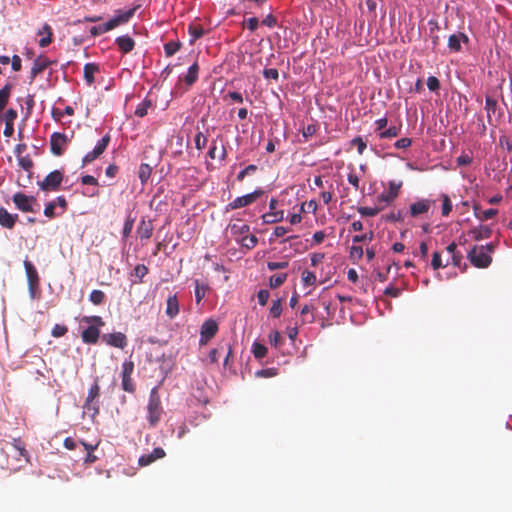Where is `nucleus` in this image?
I'll use <instances>...</instances> for the list:
<instances>
[{
  "label": "nucleus",
  "instance_id": "obj_19",
  "mask_svg": "<svg viewBox=\"0 0 512 512\" xmlns=\"http://www.w3.org/2000/svg\"><path fill=\"white\" fill-rule=\"evenodd\" d=\"M115 43L118 49L125 54L131 52L135 47V41L128 35L117 37Z\"/></svg>",
  "mask_w": 512,
  "mask_h": 512
},
{
  "label": "nucleus",
  "instance_id": "obj_53",
  "mask_svg": "<svg viewBox=\"0 0 512 512\" xmlns=\"http://www.w3.org/2000/svg\"><path fill=\"white\" fill-rule=\"evenodd\" d=\"M17 116V111L13 108H10L4 114L2 113L0 117L4 120L5 123L14 124V121L17 118Z\"/></svg>",
  "mask_w": 512,
  "mask_h": 512
},
{
  "label": "nucleus",
  "instance_id": "obj_7",
  "mask_svg": "<svg viewBox=\"0 0 512 512\" xmlns=\"http://www.w3.org/2000/svg\"><path fill=\"white\" fill-rule=\"evenodd\" d=\"M63 178V172L60 170H54L39 182L38 185L43 191H57L61 186Z\"/></svg>",
  "mask_w": 512,
  "mask_h": 512
},
{
  "label": "nucleus",
  "instance_id": "obj_30",
  "mask_svg": "<svg viewBox=\"0 0 512 512\" xmlns=\"http://www.w3.org/2000/svg\"><path fill=\"white\" fill-rule=\"evenodd\" d=\"M99 71L98 65L94 63H87L84 66L83 74L84 79L86 80L88 85L93 84L94 82V74Z\"/></svg>",
  "mask_w": 512,
  "mask_h": 512
},
{
  "label": "nucleus",
  "instance_id": "obj_23",
  "mask_svg": "<svg viewBox=\"0 0 512 512\" xmlns=\"http://www.w3.org/2000/svg\"><path fill=\"white\" fill-rule=\"evenodd\" d=\"M24 268L27 276L28 284H39V275L35 266L29 261H24Z\"/></svg>",
  "mask_w": 512,
  "mask_h": 512
},
{
  "label": "nucleus",
  "instance_id": "obj_51",
  "mask_svg": "<svg viewBox=\"0 0 512 512\" xmlns=\"http://www.w3.org/2000/svg\"><path fill=\"white\" fill-rule=\"evenodd\" d=\"M81 321L98 328L104 325V321L100 316H84Z\"/></svg>",
  "mask_w": 512,
  "mask_h": 512
},
{
  "label": "nucleus",
  "instance_id": "obj_50",
  "mask_svg": "<svg viewBox=\"0 0 512 512\" xmlns=\"http://www.w3.org/2000/svg\"><path fill=\"white\" fill-rule=\"evenodd\" d=\"M18 164L27 172H31V169L33 167V161L28 155L19 157Z\"/></svg>",
  "mask_w": 512,
  "mask_h": 512
},
{
  "label": "nucleus",
  "instance_id": "obj_13",
  "mask_svg": "<svg viewBox=\"0 0 512 512\" xmlns=\"http://www.w3.org/2000/svg\"><path fill=\"white\" fill-rule=\"evenodd\" d=\"M434 204V200L420 199L409 206V214L411 217H418L420 215L428 213L431 206Z\"/></svg>",
  "mask_w": 512,
  "mask_h": 512
},
{
  "label": "nucleus",
  "instance_id": "obj_62",
  "mask_svg": "<svg viewBox=\"0 0 512 512\" xmlns=\"http://www.w3.org/2000/svg\"><path fill=\"white\" fill-rule=\"evenodd\" d=\"M427 86L430 91H438L440 89V81L435 76H430L427 79Z\"/></svg>",
  "mask_w": 512,
  "mask_h": 512
},
{
  "label": "nucleus",
  "instance_id": "obj_18",
  "mask_svg": "<svg viewBox=\"0 0 512 512\" xmlns=\"http://www.w3.org/2000/svg\"><path fill=\"white\" fill-rule=\"evenodd\" d=\"M228 229L236 242H238L239 239L243 238L250 232V227L247 224H229Z\"/></svg>",
  "mask_w": 512,
  "mask_h": 512
},
{
  "label": "nucleus",
  "instance_id": "obj_28",
  "mask_svg": "<svg viewBox=\"0 0 512 512\" xmlns=\"http://www.w3.org/2000/svg\"><path fill=\"white\" fill-rule=\"evenodd\" d=\"M137 232L141 239H149L152 236L153 225L150 221L146 222L144 219L141 220Z\"/></svg>",
  "mask_w": 512,
  "mask_h": 512
},
{
  "label": "nucleus",
  "instance_id": "obj_33",
  "mask_svg": "<svg viewBox=\"0 0 512 512\" xmlns=\"http://www.w3.org/2000/svg\"><path fill=\"white\" fill-rule=\"evenodd\" d=\"M152 173V167L147 163H142L139 166L138 177L142 184L147 183Z\"/></svg>",
  "mask_w": 512,
  "mask_h": 512
},
{
  "label": "nucleus",
  "instance_id": "obj_27",
  "mask_svg": "<svg viewBox=\"0 0 512 512\" xmlns=\"http://www.w3.org/2000/svg\"><path fill=\"white\" fill-rule=\"evenodd\" d=\"M12 88H13L12 84L7 83L3 86L2 89H0V116L2 115L4 108L8 104Z\"/></svg>",
  "mask_w": 512,
  "mask_h": 512
},
{
  "label": "nucleus",
  "instance_id": "obj_15",
  "mask_svg": "<svg viewBox=\"0 0 512 512\" xmlns=\"http://www.w3.org/2000/svg\"><path fill=\"white\" fill-rule=\"evenodd\" d=\"M53 61L49 60L46 57L39 56L37 57L31 68V79H34L38 74L42 73L45 69H47L50 65H52Z\"/></svg>",
  "mask_w": 512,
  "mask_h": 512
},
{
  "label": "nucleus",
  "instance_id": "obj_8",
  "mask_svg": "<svg viewBox=\"0 0 512 512\" xmlns=\"http://www.w3.org/2000/svg\"><path fill=\"white\" fill-rule=\"evenodd\" d=\"M134 371V363L132 361H124L121 366V378H122V389L125 392L133 393L135 391V385L131 378Z\"/></svg>",
  "mask_w": 512,
  "mask_h": 512
},
{
  "label": "nucleus",
  "instance_id": "obj_47",
  "mask_svg": "<svg viewBox=\"0 0 512 512\" xmlns=\"http://www.w3.org/2000/svg\"><path fill=\"white\" fill-rule=\"evenodd\" d=\"M204 29L200 25H191L189 27V33L192 36V39L190 40L191 43H193L195 40L199 39L204 34Z\"/></svg>",
  "mask_w": 512,
  "mask_h": 512
},
{
  "label": "nucleus",
  "instance_id": "obj_9",
  "mask_svg": "<svg viewBox=\"0 0 512 512\" xmlns=\"http://www.w3.org/2000/svg\"><path fill=\"white\" fill-rule=\"evenodd\" d=\"M401 186H402L401 181L400 182L390 181L388 189L383 191L381 194H379L377 196V202L384 204V205H387V204L393 202L397 198Z\"/></svg>",
  "mask_w": 512,
  "mask_h": 512
},
{
  "label": "nucleus",
  "instance_id": "obj_26",
  "mask_svg": "<svg viewBox=\"0 0 512 512\" xmlns=\"http://www.w3.org/2000/svg\"><path fill=\"white\" fill-rule=\"evenodd\" d=\"M38 35L43 36L39 40L40 47H47L52 41V29L48 24H44L41 29L38 30Z\"/></svg>",
  "mask_w": 512,
  "mask_h": 512
},
{
  "label": "nucleus",
  "instance_id": "obj_61",
  "mask_svg": "<svg viewBox=\"0 0 512 512\" xmlns=\"http://www.w3.org/2000/svg\"><path fill=\"white\" fill-rule=\"evenodd\" d=\"M351 143L352 145L357 147V151L360 155L363 154L364 150L367 147L366 142L361 137H355L354 139H352Z\"/></svg>",
  "mask_w": 512,
  "mask_h": 512
},
{
  "label": "nucleus",
  "instance_id": "obj_2",
  "mask_svg": "<svg viewBox=\"0 0 512 512\" xmlns=\"http://www.w3.org/2000/svg\"><path fill=\"white\" fill-rule=\"evenodd\" d=\"M135 13V8L128 9L125 11L118 10L116 14L106 23L93 26L90 28V34L92 36H99L104 34L122 24L127 23Z\"/></svg>",
  "mask_w": 512,
  "mask_h": 512
},
{
  "label": "nucleus",
  "instance_id": "obj_36",
  "mask_svg": "<svg viewBox=\"0 0 512 512\" xmlns=\"http://www.w3.org/2000/svg\"><path fill=\"white\" fill-rule=\"evenodd\" d=\"M152 106V101L148 98H145L141 103L138 104L135 110V115L137 117H144L147 115L148 109Z\"/></svg>",
  "mask_w": 512,
  "mask_h": 512
},
{
  "label": "nucleus",
  "instance_id": "obj_10",
  "mask_svg": "<svg viewBox=\"0 0 512 512\" xmlns=\"http://www.w3.org/2000/svg\"><path fill=\"white\" fill-rule=\"evenodd\" d=\"M218 324L213 319L204 321L200 330V345H206L217 333Z\"/></svg>",
  "mask_w": 512,
  "mask_h": 512
},
{
  "label": "nucleus",
  "instance_id": "obj_59",
  "mask_svg": "<svg viewBox=\"0 0 512 512\" xmlns=\"http://www.w3.org/2000/svg\"><path fill=\"white\" fill-rule=\"evenodd\" d=\"M431 266L434 270H438L442 267H446L445 264L442 263L441 254L439 252L433 253Z\"/></svg>",
  "mask_w": 512,
  "mask_h": 512
},
{
  "label": "nucleus",
  "instance_id": "obj_20",
  "mask_svg": "<svg viewBox=\"0 0 512 512\" xmlns=\"http://www.w3.org/2000/svg\"><path fill=\"white\" fill-rule=\"evenodd\" d=\"M18 219L17 214L9 213L5 208H0V225L12 229Z\"/></svg>",
  "mask_w": 512,
  "mask_h": 512
},
{
  "label": "nucleus",
  "instance_id": "obj_54",
  "mask_svg": "<svg viewBox=\"0 0 512 512\" xmlns=\"http://www.w3.org/2000/svg\"><path fill=\"white\" fill-rule=\"evenodd\" d=\"M148 273V268L144 264H138L135 266L133 275L138 278V282H141L143 277Z\"/></svg>",
  "mask_w": 512,
  "mask_h": 512
},
{
  "label": "nucleus",
  "instance_id": "obj_38",
  "mask_svg": "<svg viewBox=\"0 0 512 512\" xmlns=\"http://www.w3.org/2000/svg\"><path fill=\"white\" fill-rule=\"evenodd\" d=\"M475 216L481 221L492 219L494 216L497 215L498 210L497 209H487L484 211H478V208H474Z\"/></svg>",
  "mask_w": 512,
  "mask_h": 512
},
{
  "label": "nucleus",
  "instance_id": "obj_21",
  "mask_svg": "<svg viewBox=\"0 0 512 512\" xmlns=\"http://www.w3.org/2000/svg\"><path fill=\"white\" fill-rule=\"evenodd\" d=\"M166 315L173 319L179 313V302L176 294L170 295L166 301Z\"/></svg>",
  "mask_w": 512,
  "mask_h": 512
},
{
  "label": "nucleus",
  "instance_id": "obj_11",
  "mask_svg": "<svg viewBox=\"0 0 512 512\" xmlns=\"http://www.w3.org/2000/svg\"><path fill=\"white\" fill-rule=\"evenodd\" d=\"M68 144V137L64 133L54 132L50 137L51 152L56 156H61Z\"/></svg>",
  "mask_w": 512,
  "mask_h": 512
},
{
  "label": "nucleus",
  "instance_id": "obj_42",
  "mask_svg": "<svg viewBox=\"0 0 512 512\" xmlns=\"http://www.w3.org/2000/svg\"><path fill=\"white\" fill-rule=\"evenodd\" d=\"M89 300L94 305H101L105 300V293L101 290L95 289L90 293Z\"/></svg>",
  "mask_w": 512,
  "mask_h": 512
},
{
  "label": "nucleus",
  "instance_id": "obj_58",
  "mask_svg": "<svg viewBox=\"0 0 512 512\" xmlns=\"http://www.w3.org/2000/svg\"><path fill=\"white\" fill-rule=\"evenodd\" d=\"M133 225H134V218L128 217L124 223L123 230H122L123 238H127L131 234Z\"/></svg>",
  "mask_w": 512,
  "mask_h": 512
},
{
  "label": "nucleus",
  "instance_id": "obj_40",
  "mask_svg": "<svg viewBox=\"0 0 512 512\" xmlns=\"http://www.w3.org/2000/svg\"><path fill=\"white\" fill-rule=\"evenodd\" d=\"M287 279L286 273L276 274L270 277L269 286L274 289L281 286Z\"/></svg>",
  "mask_w": 512,
  "mask_h": 512
},
{
  "label": "nucleus",
  "instance_id": "obj_39",
  "mask_svg": "<svg viewBox=\"0 0 512 512\" xmlns=\"http://www.w3.org/2000/svg\"><path fill=\"white\" fill-rule=\"evenodd\" d=\"M267 347L259 342H254L252 345V353L256 359H262L267 354Z\"/></svg>",
  "mask_w": 512,
  "mask_h": 512
},
{
  "label": "nucleus",
  "instance_id": "obj_43",
  "mask_svg": "<svg viewBox=\"0 0 512 512\" xmlns=\"http://www.w3.org/2000/svg\"><path fill=\"white\" fill-rule=\"evenodd\" d=\"M301 278L304 286H313L317 280L315 273L308 270L302 272Z\"/></svg>",
  "mask_w": 512,
  "mask_h": 512
},
{
  "label": "nucleus",
  "instance_id": "obj_57",
  "mask_svg": "<svg viewBox=\"0 0 512 512\" xmlns=\"http://www.w3.org/2000/svg\"><path fill=\"white\" fill-rule=\"evenodd\" d=\"M194 142L196 149L202 150L207 144V137L202 132H198L195 135Z\"/></svg>",
  "mask_w": 512,
  "mask_h": 512
},
{
  "label": "nucleus",
  "instance_id": "obj_64",
  "mask_svg": "<svg viewBox=\"0 0 512 512\" xmlns=\"http://www.w3.org/2000/svg\"><path fill=\"white\" fill-rule=\"evenodd\" d=\"M363 248L361 246L353 245L350 248V257L359 260L363 257Z\"/></svg>",
  "mask_w": 512,
  "mask_h": 512
},
{
  "label": "nucleus",
  "instance_id": "obj_46",
  "mask_svg": "<svg viewBox=\"0 0 512 512\" xmlns=\"http://www.w3.org/2000/svg\"><path fill=\"white\" fill-rule=\"evenodd\" d=\"M382 208L379 207H358L357 211L362 215L366 217H373L376 216Z\"/></svg>",
  "mask_w": 512,
  "mask_h": 512
},
{
  "label": "nucleus",
  "instance_id": "obj_3",
  "mask_svg": "<svg viewBox=\"0 0 512 512\" xmlns=\"http://www.w3.org/2000/svg\"><path fill=\"white\" fill-rule=\"evenodd\" d=\"M163 414V408L161 406L160 395L157 387H153L149 394V400L147 404V420L151 427H155Z\"/></svg>",
  "mask_w": 512,
  "mask_h": 512
},
{
  "label": "nucleus",
  "instance_id": "obj_12",
  "mask_svg": "<svg viewBox=\"0 0 512 512\" xmlns=\"http://www.w3.org/2000/svg\"><path fill=\"white\" fill-rule=\"evenodd\" d=\"M102 341L111 347L124 349L127 346V337L122 332H114L102 335Z\"/></svg>",
  "mask_w": 512,
  "mask_h": 512
},
{
  "label": "nucleus",
  "instance_id": "obj_37",
  "mask_svg": "<svg viewBox=\"0 0 512 512\" xmlns=\"http://www.w3.org/2000/svg\"><path fill=\"white\" fill-rule=\"evenodd\" d=\"M497 109V101L490 96L485 99V110L487 112L488 122L491 123V116L495 114Z\"/></svg>",
  "mask_w": 512,
  "mask_h": 512
},
{
  "label": "nucleus",
  "instance_id": "obj_22",
  "mask_svg": "<svg viewBox=\"0 0 512 512\" xmlns=\"http://www.w3.org/2000/svg\"><path fill=\"white\" fill-rule=\"evenodd\" d=\"M198 73L199 66L195 62L188 68L187 73L183 77H180V79L183 80L188 86H192L198 79Z\"/></svg>",
  "mask_w": 512,
  "mask_h": 512
},
{
  "label": "nucleus",
  "instance_id": "obj_17",
  "mask_svg": "<svg viewBox=\"0 0 512 512\" xmlns=\"http://www.w3.org/2000/svg\"><path fill=\"white\" fill-rule=\"evenodd\" d=\"M469 38L464 33H456L450 35L448 39V47L453 52H458L461 50V43H467Z\"/></svg>",
  "mask_w": 512,
  "mask_h": 512
},
{
  "label": "nucleus",
  "instance_id": "obj_6",
  "mask_svg": "<svg viewBox=\"0 0 512 512\" xmlns=\"http://www.w3.org/2000/svg\"><path fill=\"white\" fill-rule=\"evenodd\" d=\"M263 194L264 191L261 188H258L251 193L239 196L226 206V211L236 210L242 207L249 206L253 204Z\"/></svg>",
  "mask_w": 512,
  "mask_h": 512
},
{
  "label": "nucleus",
  "instance_id": "obj_5",
  "mask_svg": "<svg viewBox=\"0 0 512 512\" xmlns=\"http://www.w3.org/2000/svg\"><path fill=\"white\" fill-rule=\"evenodd\" d=\"M468 259L478 268H487L492 262V257L485 251V247L479 246H474L469 251Z\"/></svg>",
  "mask_w": 512,
  "mask_h": 512
},
{
  "label": "nucleus",
  "instance_id": "obj_25",
  "mask_svg": "<svg viewBox=\"0 0 512 512\" xmlns=\"http://www.w3.org/2000/svg\"><path fill=\"white\" fill-rule=\"evenodd\" d=\"M470 234H472L476 241H480L489 238L492 234V229L489 226L480 225L479 227L473 228Z\"/></svg>",
  "mask_w": 512,
  "mask_h": 512
},
{
  "label": "nucleus",
  "instance_id": "obj_60",
  "mask_svg": "<svg viewBox=\"0 0 512 512\" xmlns=\"http://www.w3.org/2000/svg\"><path fill=\"white\" fill-rule=\"evenodd\" d=\"M374 238V233L370 231L369 233H365L362 235H355L352 239L353 243H360V242H366V241H372Z\"/></svg>",
  "mask_w": 512,
  "mask_h": 512
},
{
  "label": "nucleus",
  "instance_id": "obj_29",
  "mask_svg": "<svg viewBox=\"0 0 512 512\" xmlns=\"http://www.w3.org/2000/svg\"><path fill=\"white\" fill-rule=\"evenodd\" d=\"M284 219V211H272L262 215L263 223L265 224H274L282 221Z\"/></svg>",
  "mask_w": 512,
  "mask_h": 512
},
{
  "label": "nucleus",
  "instance_id": "obj_32",
  "mask_svg": "<svg viewBox=\"0 0 512 512\" xmlns=\"http://www.w3.org/2000/svg\"><path fill=\"white\" fill-rule=\"evenodd\" d=\"M209 287L207 284L195 280V300L196 303H200L201 300L206 296Z\"/></svg>",
  "mask_w": 512,
  "mask_h": 512
},
{
  "label": "nucleus",
  "instance_id": "obj_55",
  "mask_svg": "<svg viewBox=\"0 0 512 512\" xmlns=\"http://www.w3.org/2000/svg\"><path fill=\"white\" fill-rule=\"evenodd\" d=\"M461 262H462V255L457 251L448 257V259L446 260L445 266L452 264L455 267H459L461 265Z\"/></svg>",
  "mask_w": 512,
  "mask_h": 512
},
{
  "label": "nucleus",
  "instance_id": "obj_45",
  "mask_svg": "<svg viewBox=\"0 0 512 512\" xmlns=\"http://www.w3.org/2000/svg\"><path fill=\"white\" fill-rule=\"evenodd\" d=\"M442 216H448L452 211V202L447 194H441Z\"/></svg>",
  "mask_w": 512,
  "mask_h": 512
},
{
  "label": "nucleus",
  "instance_id": "obj_14",
  "mask_svg": "<svg viewBox=\"0 0 512 512\" xmlns=\"http://www.w3.org/2000/svg\"><path fill=\"white\" fill-rule=\"evenodd\" d=\"M164 456H165V451L162 448L157 447V448H154L152 452L140 456L138 463L140 466H148L151 463H153L154 461L163 458Z\"/></svg>",
  "mask_w": 512,
  "mask_h": 512
},
{
  "label": "nucleus",
  "instance_id": "obj_35",
  "mask_svg": "<svg viewBox=\"0 0 512 512\" xmlns=\"http://www.w3.org/2000/svg\"><path fill=\"white\" fill-rule=\"evenodd\" d=\"M110 142V136L106 134L103 136L95 145L94 149L92 150L93 153L99 157L107 148L108 144Z\"/></svg>",
  "mask_w": 512,
  "mask_h": 512
},
{
  "label": "nucleus",
  "instance_id": "obj_16",
  "mask_svg": "<svg viewBox=\"0 0 512 512\" xmlns=\"http://www.w3.org/2000/svg\"><path fill=\"white\" fill-rule=\"evenodd\" d=\"M99 337V328L93 325H89L81 334L82 341L86 344H96Z\"/></svg>",
  "mask_w": 512,
  "mask_h": 512
},
{
  "label": "nucleus",
  "instance_id": "obj_24",
  "mask_svg": "<svg viewBox=\"0 0 512 512\" xmlns=\"http://www.w3.org/2000/svg\"><path fill=\"white\" fill-rule=\"evenodd\" d=\"M429 26V37L432 41V49L435 50L440 43V37L437 35V31L440 29L439 24L436 20L431 19L428 21Z\"/></svg>",
  "mask_w": 512,
  "mask_h": 512
},
{
  "label": "nucleus",
  "instance_id": "obj_1",
  "mask_svg": "<svg viewBox=\"0 0 512 512\" xmlns=\"http://www.w3.org/2000/svg\"><path fill=\"white\" fill-rule=\"evenodd\" d=\"M10 456L17 462L21 461V458L28 461V452L20 439H14L13 442L9 443L8 451L4 448L0 449V467L2 469L17 470L18 466L10 461Z\"/></svg>",
  "mask_w": 512,
  "mask_h": 512
},
{
  "label": "nucleus",
  "instance_id": "obj_48",
  "mask_svg": "<svg viewBox=\"0 0 512 512\" xmlns=\"http://www.w3.org/2000/svg\"><path fill=\"white\" fill-rule=\"evenodd\" d=\"M268 338L269 343L275 348H278L283 343L281 334L276 330L271 331Z\"/></svg>",
  "mask_w": 512,
  "mask_h": 512
},
{
  "label": "nucleus",
  "instance_id": "obj_49",
  "mask_svg": "<svg viewBox=\"0 0 512 512\" xmlns=\"http://www.w3.org/2000/svg\"><path fill=\"white\" fill-rule=\"evenodd\" d=\"M55 209H56V202L55 201L48 202L44 208V215L48 218H54V217L60 215L61 213H56Z\"/></svg>",
  "mask_w": 512,
  "mask_h": 512
},
{
  "label": "nucleus",
  "instance_id": "obj_44",
  "mask_svg": "<svg viewBox=\"0 0 512 512\" xmlns=\"http://www.w3.org/2000/svg\"><path fill=\"white\" fill-rule=\"evenodd\" d=\"M181 44L179 42L170 41L164 45V51L166 56H173L179 51Z\"/></svg>",
  "mask_w": 512,
  "mask_h": 512
},
{
  "label": "nucleus",
  "instance_id": "obj_41",
  "mask_svg": "<svg viewBox=\"0 0 512 512\" xmlns=\"http://www.w3.org/2000/svg\"><path fill=\"white\" fill-rule=\"evenodd\" d=\"M401 132V128L397 126H391L381 132H379V137L382 139L397 137Z\"/></svg>",
  "mask_w": 512,
  "mask_h": 512
},
{
  "label": "nucleus",
  "instance_id": "obj_52",
  "mask_svg": "<svg viewBox=\"0 0 512 512\" xmlns=\"http://www.w3.org/2000/svg\"><path fill=\"white\" fill-rule=\"evenodd\" d=\"M256 170L257 166L254 164H250L237 174L236 179L241 182L247 175L254 173Z\"/></svg>",
  "mask_w": 512,
  "mask_h": 512
},
{
  "label": "nucleus",
  "instance_id": "obj_4",
  "mask_svg": "<svg viewBox=\"0 0 512 512\" xmlns=\"http://www.w3.org/2000/svg\"><path fill=\"white\" fill-rule=\"evenodd\" d=\"M12 200L22 212H37L39 210V203L34 196H28L24 193L17 192L13 195Z\"/></svg>",
  "mask_w": 512,
  "mask_h": 512
},
{
  "label": "nucleus",
  "instance_id": "obj_31",
  "mask_svg": "<svg viewBox=\"0 0 512 512\" xmlns=\"http://www.w3.org/2000/svg\"><path fill=\"white\" fill-rule=\"evenodd\" d=\"M100 387L98 385V379L96 378L93 385L90 387L88 391V395L85 401L84 407L90 409V404L99 396Z\"/></svg>",
  "mask_w": 512,
  "mask_h": 512
},
{
  "label": "nucleus",
  "instance_id": "obj_56",
  "mask_svg": "<svg viewBox=\"0 0 512 512\" xmlns=\"http://www.w3.org/2000/svg\"><path fill=\"white\" fill-rule=\"evenodd\" d=\"M282 313V304L280 299H276L273 301L272 306L270 308V314L274 318H278Z\"/></svg>",
  "mask_w": 512,
  "mask_h": 512
},
{
  "label": "nucleus",
  "instance_id": "obj_34",
  "mask_svg": "<svg viewBox=\"0 0 512 512\" xmlns=\"http://www.w3.org/2000/svg\"><path fill=\"white\" fill-rule=\"evenodd\" d=\"M237 243H239L243 248L250 250L257 245L258 238L255 235L247 234L243 238L239 239Z\"/></svg>",
  "mask_w": 512,
  "mask_h": 512
},
{
  "label": "nucleus",
  "instance_id": "obj_63",
  "mask_svg": "<svg viewBox=\"0 0 512 512\" xmlns=\"http://www.w3.org/2000/svg\"><path fill=\"white\" fill-rule=\"evenodd\" d=\"M402 290L400 288L394 287L392 285L388 286L384 290V295L397 298L401 295Z\"/></svg>",
  "mask_w": 512,
  "mask_h": 512
}]
</instances>
